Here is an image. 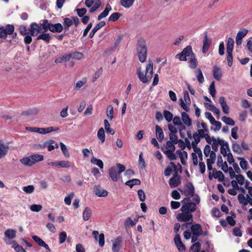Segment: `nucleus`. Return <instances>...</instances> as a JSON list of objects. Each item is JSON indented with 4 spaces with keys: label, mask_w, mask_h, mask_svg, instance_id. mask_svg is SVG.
<instances>
[{
    "label": "nucleus",
    "mask_w": 252,
    "mask_h": 252,
    "mask_svg": "<svg viewBox=\"0 0 252 252\" xmlns=\"http://www.w3.org/2000/svg\"><path fill=\"white\" fill-rule=\"evenodd\" d=\"M102 68L100 67L93 75V82H95L102 74Z\"/></svg>",
    "instance_id": "62"
},
{
    "label": "nucleus",
    "mask_w": 252,
    "mask_h": 252,
    "mask_svg": "<svg viewBox=\"0 0 252 252\" xmlns=\"http://www.w3.org/2000/svg\"><path fill=\"white\" fill-rule=\"evenodd\" d=\"M71 59V55L70 54L63 55L56 59L55 63H56L67 62Z\"/></svg>",
    "instance_id": "24"
},
{
    "label": "nucleus",
    "mask_w": 252,
    "mask_h": 252,
    "mask_svg": "<svg viewBox=\"0 0 252 252\" xmlns=\"http://www.w3.org/2000/svg\"><path fill=\"white\" fill-rule=\"evenodd\" d=\"M60 145L61 146V150L63 153V155H64V156L67 158L69 157L70 155L68 153V149L66 148V146L63 142H60Z\"/></svg>",
    "instance_id": "50"
},
{
    "label": "nucleus",
    "mask_w": 252,
    "mask_h": 252,
    "mask_svg": "<svg viewBox=\"0 0 252 252\" xmlns=\"http://www.w3.org/2000/svg\"><path fill=\"white\" fill-rule=\"evenodd\" d=\"M213 176L216 179H218L219 181H222L224 179V176L220 171H217L216 168L213 169Z\"/></svg>",
    "instance_id": "29"
},
{
    "label": "nucleus",
    "mask_w": 252,
    "mask_h": 252,
    "mask_svg": "<svg viewBox=\"0 0 252 252\" xmlns=\"http://www.w3.org/2000/svg\"><path fill=\"white\" fill-rule=\"evenodd\" d=\"M30 210L32 212H38L42 209V206L39 204H33L30 207Z\"/></svg>",
    "instance_id": "56"
},
{
    "label": "nucleus",
    "mask_w": 252,
    "mask_h": 252,
    "mask_svg": "<svg viewBox=\"0 0 252 252\" xmlns=\"http://www.w3.org/2000/svg\"><path fill=\"white\" fill-rule=\"evenodd\" d=\"M63 29L65 30H68L69 28L73 24L72 19L69 18H64L63 19Z\"/></svg>",
    "instance_id": "34"
},
{
    "label": "nucleus",
    "mask_w": 252,
    "mask_h": 252,
    "mask_svg": "<svg viewBox=\"0 0 252 252\" xmlns=\"http://www.w3.org/2000/svg\"><path fill=\"white\" fill-rule=\"evenodd\" d=\"M20 161L22 164L28 166H31L34 164L32 160V156L23 158H21Z\"/></svg>",
    "instance_id": "26"
},
{
    "label": "nucleus",
    "mask_w": 252,
    "mask_h": 252,
    "mask_svg": "<svg viewBox=\"0 0 252 252\" xmlns=\"http://www.w3.org/2000/svg\"><path fill=\"white\" fill-rule=\"evenodd\" d=\"M195 192V189L191 183H188L184 189V194L186 196H193Z\"/></svg>",
    "instance_id": "16"
},
{
    "label": "nucleus",
    "mask_w": 252,
    "mask_h": 252,
    "mask_svg": "<svg viewBox=\"0 0 252 252\" xmlns=\"http://www.w3.org/2000/svg\"><path fill=\"white\" fill-rule=\"evenodd\" d=\"M169 184L171 188L178 187L181 184L180 176L177 174H175L170 179Z\"/></svg>",
    "instance_id": "12"
},
{
    "label": "nucleus",
    "mask_w": 252,
    "mask_h": 252,
    "mask_svg": "<svg viewBox=\"0 0 252 252\" xmlns=\"http://www.w3.org/2000/svg\"><path fill=\"white\" fill-rule=\"evenodd\" d=\"M234 41L232 38L229 37L227 40L226 51H233Z\"/></svg>",
    "instance_id": "43"
},
{
    "label": "nucleus",
    "mask_w": 252,
    "mask_h": 252,
    "mask_svg": "<svg viewBox=\"0 0 252 252\" xmlns=\"http://www.w3.org/2000/svg\"><path fill=\"white\" fill-rule=\"evenodd\" d=\"M163 116L168 122H171L173 119V115L172 113L168 110L163 111Z\"/></svg>",
    "instance_id": "46"
},
{
    "label": "nucleus",
    "mask_w": 252,
    "mask_h": 252,
    "mask_svg": "<svg viewBox=\"0 0 252 252\" xmlns=\"http://www.w3.org/2000/svg\"><path fill=\"white\" fill-rule=\"evenodd\" d=\"M210 45V42L208 39L207 34L206 33L203 39V45L202 47V52L205 53L209 49Z\"/></svg>",
    "instance_id": "27"
},
{
    "label": "nucleus",
    "mask_w": 252,
    "mask_h": 252,
    "mask_svg": "<svg viewBox=\"0 0 252 252\" xmlns=\"http://www.w3.org/2000/svg\"><path fill=\"white\" fill-rule=\"evenodd\" d=\"M67 238V234L65 231H62L59 233V239L60 244L63 243Z\"/></svg>",
    "instance_id": "51"
},
{
    "label": "nucleus",
    "mask_w": 252,
    "mask_h": 252,
    "mask_svg": "<svg viewBox=\"0 0 252 252\" xmlns=\"http://www.w3.org/2000/svg\"><path fill=\"white\" fill-rule=\"evenodd\" d=\"M175 144L171 142L170 141H167L166 145L164 147L161 148V150L163 153L167 152L175 151V147L174 145Z\"/></svg>",
    "instance_id": "20"
},
{
    "label": "nucleus",
    "mask_w": 252,
    "mask_h": 252,
    "mask_svg": "<svg viewBox=\"0 0 252 252\" xmlns=\"http://www.w3.org/2000/svg\"><path fill=\"white\" fill-rule=\"evenodd\" d=\"M134 0H121L120 2L123 7L128 8L132 5Z\"/></svg>",
    "instance_id": "39"
},
{
    "label": "nucleus",
    "mask_w": 252,
    "mask_h": 252,
    "mask_svg": "<svg viewBox=\"0 0 252 252\" xmlns=\"http://www.w3.org/2000/svg\"><path fill=\"white\" fill-rule=\"evenodd\" d=\"M51 23L48 22L47 20L44 19L42 21V23L40 24L41 25V27L44 30V32L47 31Z\"/></svg>",
    "instance_id": "53"
},
{
    "label": "nucleus",
    "mask_w": 252,
    "mask_h": 252,
    "mask_svg": "<svg viewBox=\"0 0 252 252\" xmlns=\"http://www.w3.org/2000/svg\"><path fill=\"white\" fill-rule=\"evenodd\" d=\"M26 129L31 132H37L43 134V128H38L35 127H26Z\"/></svg>",
    "instance_id": "48"
},
{
    "label": "nucleus",
    "mask_w": 252,
    "mask_h": 252,
    "mask_svg": "<svg viewBox=\"0 0 252 252\" xmlns=\"http://www.w3.org/2000/svg\"><path fill=\"white\" fill-rule=\"evenodd\" d=\"M32 158L33 164H35L38 161H42L44 159L43 156L39 154L32 155Z\"/></svg>",
    "instance_id": "47"
},
{
    "label": "nucleus",
    "mask_w": 252,
    "mask_h": 252,
    "mask_svg": "<svg viewBox=\"0 0 252 252\" xmlns=\"http://www.w3.org/2000/svg\"><path fill=\"white\" fill-rule=\"evenodd\" d=\"M137 74L140 80L143 83L149 82L153 77V63L151 60H149L146 66V73L142 72L141 68L137 69Z\"/></svg>",
    "instance_id": "2"
},
{
    "label": "nucleus",
    "mask_w": 252,
    "mask_h": 252,
    "mask_svg": "<svg viewBox=\"0 0 252 252\" xmlns=\"http://www.w3.org/2000/svg\"><path fill=\"white\" fill-rule=\"evenodd\" d=\"M174 242L179 251L180 252H185L186 250L185 246L182 242L180 236L179 234H176L174 238Z\"/></svg>",
    "instance_id": "10"
},
{
    "label": "nucleus",
    "mask_w": 252,
    "mask_h": 252,
    "mask_svg": "<svg viewBox=\"0 0 252 252\" xmlns=\"http://www.w3.org/2000/svg\"><path fill=\"white\" fill-rule=\"evenodd\" d=\"M156 137L159 142H161L164 139V133L162 128L158 125L156 126Z\"/></svg>",
    "instance_id": "21"
},
{
    "label": "nucleus",
    "mask_w": 252,
    "mask_h": 252,
    "mask_svg": "<svg viewBox=\"0 0 252 252\" xmlns=\"http://www.w3.org/2000/svg\"><path fill=\"white\" fill-rule=\"evenodd\" d=\"M116 166H112L108 170V174L110 178L115 182L118 181L121 174L126 169L125 166L120 163H117Z\"/></svg>",
    "instance_id": "4"
},
{
    "label": "nucleus",
    "mask_w": 252,
    "mask_h": 252,
    "mask_svg": "<svg viewBox=\"0 0 252 252\" xmlns=\"http://www.w3.org/2000/svg\"><path fill=\"white\" fill-rule=\"evenodd\" d=\"M91 161L92 164L97 165L100 169H103L104 164L103 161L101 159H97L96 158L93 157L91 159Z\"/></svg>",
    "instance_id": "37"
},
{
    "label": "nucleus",
    "mask_w": 252,
    "mask_h": 252,
    "mask_svg": "<svg viewBox=\"0 0 252 252\" xmlns=\"http://www.w3.org/2000/svg\"><path fill=\"white\" fill-rule=\"evenodd\" d=\"M192 137L194 140V141L192 142V145L193 147L194 145L195 146L196 144H197L200 142V137L197 132H194L192 135Z\"/></svg>",
    "instance_id": "59"
},
{
    "label": "nucleus",
    "mask_w": 252,
    "mask_h": 252,
    "mask_svg": "<svg viewBox=\"0 0 252 252\" xmlns=\"http://www.w3.org/2000/svg\"><path fill=\"white\" fill-rule=\"evenodd\" d=\"M101 5V2L100 0H98L97 1L94 2L93 4L92 7L90 8V11L91 13H93L94 11H95L97 9L99 8Z\"/></svg>",
    "instance_id": "58"
},
{
    "label": "nucleus",
    "mask_w": 252,
    "mask_h": 252,
    "mask_svg": "<svg viewBox=\"0 0 252 252\" xmlns=\"http://www.w3.org/2000/svg\"><path fill=\"white\" fill-rule=\"evenodd\" d=\"M40 39L43 40L47 43H48L51 39V37L49 33H42L39 35L36 38L37 40Z\"/></svg>",
    "instance_id": "28"
},
{
    "label": "nucleus",
    "mask_w": 252,
    "mask_h": 252,
    "mask_svg": "<svg viewBox=\"0 0 252 252\" xmlns=\"http://www.w3.org/2000/svg\"><path fill=\"white\" fill-rule=\"evenodd\" d=\"M248 32V30L246 29H244L238 32L236 37L242 40V39L247 34Z\"/></svg>",
    "instance_id": "45"
},
{
    "label": "nucleus",
    "mask_w": 252,
    "mask_h": 252,
    "mask_svg": "<svg viewBox=\"0 0 252 252\" xmlns=\"http://www.w3.org/2000/svg\"><path fill=\"white\" fill-rule=\"evenodd\" d=\"M238 159L240 160V165L242 169L247 170L248 169V163L244 158H238Z\"/></svg>",
    "instance_id": "44"
},
{
    "label": "nucleus",
    "mask_w": 252,
    "mask_h": 252,
    "mask_svg": "<svg viewBox=\"0 0 252 252\" xmlns=\"http://www.w3.org/2000/svg\"><path fill=\"white\" fill-rule=\"evenodd\" d=\"M200 248V243L199 242H196L190 247L189 252H199Z\"/></svg>",
    "instance_id": "42"
},
{
    "label": "nucleus",
    "mask_w": 252,
    "mask_h": 252,
    "mask_svg": "<svg viewBox=\"0 0 252 252\" xmlns=\"http://www.w3.org/2000/svg\"><path fill=\"white\" fill-rule=\"evenodd\" d=\"M92 215V210L88 207H86L83 213V218L84 220H89Z\"/></svg>",
    "instance_id": "36"
},
{
    "label": "nucleus",
    "mask_w": 252,
    "mask_h": 252,
    "mask_svg": "<svg viewBox=\"0 0 252 252\" xmlns=\"http://www.w3.org/2000/svg\"><path fill=\"white\" fill-rule=\"evenodd\" d=\"M197 79L200 83H202L204 81V77L202 71L200 68H198L196 72Z\"/></svg>",
    "instance_id": "54"
},
{
    "label": "nucleus",
    "mask_w": 252,
    "mask_h": 252,
    "mask_svg": "<svg viewBox=\"0 0 252 252\" xmlns=\"http://www.w3.org/2000/svg\"><path fill=\"white\" fill-rule=\"evenodd\" d=\"M42 30L41 25L34 22L31 24L29 32L31 35L36 36L38 33L42 32Z\"/></svg>",
    "instance_id": "7"
},
{
    "label": "nucleus",
    "mask_w": 252,
    "mask_h": 252,
    "mask_svg": "<svg viewBox=\"0 0 252 252\" xmlns=\"http://www.w3.org/2000/svg\"><path fill=\"white\" fill-rule=\"evenodd\" d=\"M175 57L181 61H186L187 57H189V66L191 69H195L197 67V60L190 46H187L181 53L177 54Z\"/></svg>",
    "instance_id": "1"
},
{
    "label": "nucleus",
    "mask_w": 252,
    "mask_h": 252,
    "mask_svg": "<svg viewBox=\"0 0 252 252\" xmlns=\"http://www.w3.org/2000/svg\"><path fill=\"white\" fill-rule=\"evenodd\" d=\"M141 183L140 181L137 179H133L126 181L125 184L132 188L134 185H139Z\"/></svg>",
    "instance_id": "35"
},
{
    "label": "nucleus",
    "mask_w": 252,
    "mask_h": 252,
    "mask_svg": "<svg viewBox=\"0 0 252 252\" xmlns=\"http://www.w3.org/2000/svg\"><path fill=\"white\" fill-rule=\"evenodd\" d=\"M196 210V204L192 202H188L186 204H183L181 208V212L186 211L189 212L190 214L195 212Z\"/></svg>",
    "instance_id": "8"
},
{
    "label": "nucleus",
    "mask_w": 252,
    "mask_h": 252,
    "mask_svg": "<svg viewBox=\"0 0 252 252\" xmlns=\"http://www.w3.org/2000/svg\"><path fill=\"white\" fill-rule=\"evenodd\" d=\"M176 218L179 221L181 222H190V223H192L193 221V215L192 214L186 211L179 213L177 215Z\"/></svg>",
    "instance_id": "6"
},
{
    "label": "nucleus",
    "mask_w": 252,
    "mask_h": 252,
    "mask_svg": "<svg viewBox=\"0 0 252 252\" xmlns=\"http://www.w3.org/2000/svg\"><path fill=\"white\" fill-rule=\"evenodd\" d=\"M227 51V60L228 62V65L229 66H231L233 63V56H232V51Z\"/></svg>",
    "instance_id": "57"
},
{
    "label": "nucleus",
    "mask_w": 252,
    "mask_h": 252,
    "mask_svg": "<svg viewBox=\"0 0 252 252\" xmlns=\"http://www.w3.org/2000/svg\"><path fill=\"white\" fill-rule=\"evenodd\" d=\"M38 113V109L36 108H33L23 112L22 115L26 116H35Z\"/></svg>",
    "instance_id": "31"
},
{
    "label": "nucleus",
    "mask_w": 252,
    "mask_h": 252,
    "mask_svg": "<svg viewBox=\"0 0 252 252\" xmlns=\"http://www.w3.org/2000/svg\"><path fill=\"white\" fill-rule=\"evenodd\" d=\"M97 136L101 143H103L105 140V132L103 128L101 127L99 129Z\"/></svg>",
    "instance_id": "33"
},
{
    "label": "nucleus",
    "mask_w": 252,
    "mask_h": 252,
    "mask_svg": "<svg viewBox=\"0 0 252 252\" xmlns=\"http://www.w3.org/2000/svg\"><path fill=\"white\" fill-rule=\"evenodd\" d=\"M181 119L183 123L186 126L189 127L192 125V120L186 112L181 113Z\"/></svg>",
    "instance_id": "18"
},
{
    "label": "nucleus",
    "mask_w": 252,
    "mask_h": 252,
    "mask_svg": "<svg viewBox=\"0 0 252 252\" xmlns=\"http://www.w3.org/2000/svg\"><path fill=\"white\" fill-rule=\"evenodd\" d=\"M121 14L118 12H115L112 14L109 17V21L115 22L117 21L121 16Z\"/></svg>",
    "instance_id": "55"
},
{
    "label": "nucleus",
    "mask_w": 252,
    "mask_h": 252,
    "mask_svg": "<svg viewBox=\"0 0 252 252\" xmlns=\"http://www.w3.org/2000/svg\"><path fill=\"white\" fill-rule=\"evenodd\" d=\"M86 82L87 81L86 79L77 81L75 84L74 89L76 90H80V88L86 83Z\"/></svg>",
    "instance_id": "61"
},
{
    "label": "nucleus",
    "mask_w": 252,
    "mask_h": 252,
    "mask_svg": "<svg viewBox=\"0 0 252 252\" xmlns=\"http://www.w3.org/2000/svg\"><path fill=\"white\" fill-rule=\"evenodd\" d=\"M221 121H223L225 124L229 126H234L235 124V122L232 118L227 117L226 116L222 117L221 118Z\"/></svg>",
    "instance_id": "41"
},
{
    "label": "nucleus",
    "mask_w": 252,
    "mask_h": 252,
    "mask_svg": "<svg viewBox=\"0 0 252 252\" xmlns=\"http://www.w3.org/2000/svg\"><path fill=\"white\" fill-rule=\"evenodd\" d=\"M232 149L233 152L237 154H241L243 153L241 146L236 141L233 142Z\"/></svg>",
    "instance_id": "32"
},
{
    "label": "nucleus",
    "mask_w": 252,
    "mask_h": 252,
    "mask_svg": "<svg viewBox=\"0 0 252 252\" xmlns=\"http://www.w3.org/2000/svg\"><path fill=\"white\" fill-rule=\"evenodd\" d=\"M16 230L12 229H8L5 230L4 235L6 237L12 239L16 237Z\"/></svg>",
    "instance_id": "30"
},
{
    "label": "nucleus",
    "mask_w": 252,
    "mask_h": 252,
    "mask_svg": "<svg viewBox=\"0 0 252 252\" xmlns=\"http://www.w3.org/2000/svg\"><path fill=\"white\" fill-rule=\"evenodd\" d=\"M19 31L22 35H25L29 34L28 28L26 26L21 25L19 27Z\"/></svg>",
    "instance_id": "52"
},
{
    "label": "nucleus",
    "mask_w": 252,
    "mask_h": 252,
    "mask_svg": "<svg viewBox=\"0 0 252 252\" xmlns=\"http://www.w3.org/2000/svg\"><path fill=\"white\" fill-rule=\"evenodd\" d=\"M238 200L239 201V202L243 205L244 206H246V197H245V196L242 194H239L238 195Z\"/></svg>",
    "instance_id": "63"
},
{
    "label": "nucleus",
    "mask_w": 252,
    "mask_h": 252,
    "mask_svg": "<svg viewBox=\"0 0 252 252\" xmlns=\"http://www.w3.org/2000/svg\"><path fill=\"white\" fill-rule=\"evenodd\" d=\"M122 244V238L119 236L113 241L112 250L113 252H118Z\"/></svg>",
    "instance_id": "11"
},
{
    "label": "nucleus",
    "mask_w": 252,
    "mask_h": 252,
    "mask_svg": "<svg viewBox=\"0 0 252 252\" xmlns=\"http://www.w3.org/2000/svg\"><path fill=\"white\" fill-rule=\"evenodd\" d=\"M34 187L33 185H29L23 188V190L26 193L31 194L34 191Z\"/></svg>",
    "instance_id": "60"
},
{
    "label": "nucleus",
    "mask_w": 252,
    "mask_h": 252,
    "mask_svg": "<svg viewBox=\"0 0 252 252\" xmlns=\"http://www.w3.org/2000/svg\"><path fill=\"white\" fill-rule=\"evenodd\" d=\"M94 191L95 194L99 197H105L108 195V191L102 189L99 185L94 187Z\"/></svg>",
    "instance_id": "14"
},
{
    "label": "nucleus",
    "mask_w": 252,
    "mask_h": 252,
    "mask_svg": "<svg viewBox=\"0 0 252 252\" xmlns=\"http://www.w3.org/2000/svg\"><path fill=\"white\" fill-rule=\"evenodd\" d=\"M111 9L112 8L111 5L109 4H107L104 10L98 15L97 18L98 20H100L101 19L107 17L109 13L111 10Z\"/></svg>",
    "instance_id": "23"
},
{
    "label": "nucleus",
    "mask_w": 252,
    "mask_h": 252,
    "mask_svg": "<svg viewBox=\"0 0 252 252\" xmlns=\"http://www.w3.org/2000/svg\"><path fill=\"white\" fill-rule=\"evenodd\" d=\"M104 127L107 133H108L111 135L115 134V130L110 127V124L108 121L105 119L104 120Z\"/></svg>",
    "instance_id": "38"
},
{
    "label": "nucleus",
    "mask_w": 252,
    "mask_h": 252,
    "mask_svg": "<svg viewBox=\"0 0 252 252\" xmlns=\"http://www.w3.org/2000/svg\"><path fill=\"white\" fill-rule=\"evenodd\" d=\"M105 24L106 23L104 21H101L98 23L91 32L89 34V37L90 38H92L94 36L95 32L100 28L104 26Z\"/></svg>",
    "instance_id": "22"
},
{
    "label": "nucleus",
    "mask_w": 252,
    "mask_h": 252,
    "mask_svg": "<svg viewBox=\"0 0 252 252\" xmlns=\"http://www.w3.org/2000/svg\"><path fill=\"white\" fill-rule=\"evenodd\" d=\"M14 26L13 25L7 24L5 26L0 27V38L6 39L8 35L12 34L14 32Z\"/></svg>",
    "instance_id": "5"
},
{
    "label": "nucleus",
    "mask_w": 252,
    "mask_h": 252,
    "mask_svg": "<svg viewBox=\"0 0 252 252\" xmlns=\"http://www.w3.org/2000/svg\"><path fill=\"white\" fill-rule=\"evenodd\" d=\"M9 148L8 143H4L2 140H0V158H3L7 154Z\"/></svg>",
    "instance_id": "9"
},
{
    "label": "nucleus",
    "mask_w": 252,
    "mask_h": 252,
    "mask_svg": "<svg viewBox=\"0 0 252 252\" xmlns=\"http://www.w3.org/2000/svg\"><path fill=\"white\" fill-rule=\"evenodd\" d=\"M190 230L192 234L194 235L200 236L202 234V228L201 225L199 223L191 225Z\"/></svg>",
    "instance_id": "13"
},
{
    "label": "nucleus",
    "mask_w": 252,
    "mask_h": 252,
    "mask_svg": "<svg viewBox=\"0 0 252 252\" xmlns=\"http://www.w3.org/2000/svg\"><path fill=\"white\" fill-rule=\"evenodd\" d=\"M32 239L36 242L39 246L45 248L48 251H50L51 250L47 244H46L44 241H43L38 236L34 235L32 237Z\"/></svg>",
    "instance_id": "19"
},
{
    "label": "nucleus",
    "mask_w": 252,
    "mask_h": 252,
    "mask_svg": "<svg viewBox=\"0 0 252 252\" xmlns=\"http://www.w3.org/2000/svg\"><path fill=\"white\" fill-rule=\"evenodd\" d=\"M114 110L113 107L112 105H109L106 110V115L108 118L110 120H112L113 118Z\"/></svg>",
    "instance_id": "40"
},
{
    "label": "nucleus",
    "mask_w": 252,
    "mask_h": 252,
    "mask_svg": "<svg viewBox=\"0 0 252 252\" xmlns=\"http://www.w3.org/2000/svg\"><path fill=\"white\" fill-rule=\"evenodd\" d=\"M59 168H70L74 167V165L68 160H61L58 161Z\"/></svg>",
    "instance_id": "25"
},
{
    "label": "nucleus",
    "mask_w": 252,
    "mask_h": 252,
    "mask_svg": "<svg viewBox=\"0 0 252 252\" xmlns=\"http://www.w3.org/2000/svg\"><path fill=\"white\" fill-rule=\"evenodd\" d=\"M63 29V26L61 23L52 24H50L49 27V30L50 32H61Z\"/></svg>",
    "instance_id": "15"
},
{
    "label": "nucleus",
    "mask_w": 252,
    "mask_h": 252,
    "mask_svg": "<svg viewBox=\"0 0 252 252\" xmlns=\"http://www.w3.org/2000/svg\"><path fill=\"white\" fill-rule=\"evenodd\" d=\"M70 55H71V59L76 60H80L84 56L83 53L79 52H74L73 53H71Z\"/></svg>",
    "instance_id": "49"
},
{
    "label": "nucleus",
    "mask_w": 252,
    "mask_h": 252,
    "mask_svg": "<svg viewBox=\"0 0 252 252\" xmlns=\"http://www.w3.org/2000/svg\"><path fill=\"white\" fill-rule=\"evenodd\" d=\"M213 74L216 80L220 81L222 76L221 69L217 65H214L213 67Z\"/></svg>",
    "instance_id": "17"
},
{
    "label": "nucleus",
    "mask_w": 252,
    "mask_h": 252,
    "mask_svg": "<svg viewBox=\"0 0 252 252\" xmlns=\"http://www.w3.org/2000/svg\"><path fill=\"white\" fill-rule=\"evenodd\" d=\"M74 196V193L71 192L69 194H68L67 196L64 198V202L67 205H69L71 204V200Z\"/></svg>",
    "instance_id": "64"
},
{
    "label": "nucleus",
    "mask_w": 252,
    "mask_h": 252,
    "mask_svg": "<svg viewBox=\"0 0 252 252\" xmlns=\"http://www.w3.org/2000/svg\"><path fill=\"white\" fill-rule=\"evenodd\" d=\"M136 51L139 61L144 63L147 56V47L146 42L143 38L139 39L136 47Z\"/></svg>",
    "instance_id": "3"
}]
</instances>
